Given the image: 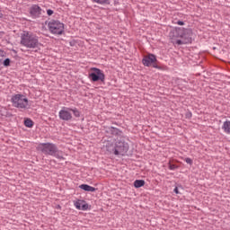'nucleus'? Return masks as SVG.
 Wrapping results in <instances>:
<instances>
[{"instance_id":"f257e3e1","label":"nucleus","mask_w":230,"mask_h":230,"mask_svg":"<svg viewBox=\"0 0 230 230\" xmlns=\"http://www.w3.org/2000/svg\"><path fill=\"white\" fill-rule=\"evenodd\" d=\"M21 44L29 49L39 48V38L32 32L24 31L21 35Z\"/></svg>"},{"instance_id":"f03ea898","label":"nucleus","mask_w":230,"mask_h":230,"mask_svg":"<svg viewBox=\"0 0 230 230\" xmlns=\"http://www.w3.org/2000/svg\"><path fill=\"white\" fill-rule=\"evenodd\" d=\"M11 102L13 103V107H15L20 111H26L27 109H30V102L24 94L17 93L13 95Z\"/></svg>"},{"instance_id":"7ed1b4c3","label":"nucleus","mask_w":230,"mask_h":230,"mask_svg":"<svg viewBox=\"0 0 230 230\" xmlns=\"http://www.w3.org/2000/svg\"><path fill=\"white\" fill-rule=\"evenodd\" d=\"M110 152H113L115 155H125L128 152V144L125 143V140L121 137H117L114 148L111 149V146H107Z\"/></svg>"},{"instance_id":"20e7f679","label":"nucleus","mask_w":230,"mask_h":230,"mask_svg":"<svg viewBox=\"0 0 230 230\" xmlns=\"http://www.w3.org/2000/svg\"><path fill=\"white\" fill-rule=\"evenodd\" d=\"M48 28L53 35H62L64 33V23L58 20H51L48 23Z\"/></svg>"},{"instance_id":"39448f33","label":"nucleus","mask_w":230,"mask_h":230,"mask_svg":"<svg viewBox=\"0 0 230 230\" xmlns=\"http://www.w3.org/2000/svg\"><path fill=\"white\" fill-rule=\"evenodd\" d=\"M38 150H40V152H42V154H45V155H55V154L58 152L57 146L52 143L39 144Z\"/></svg>"},{"instance_id":"423d86ee","label":"nucleus","mask_w":230,"mask_h":230,"mask_svg":"<svg viewBox=\"0 0 230 230\" xmlns=\"http://www.w3.org/2000/svg\"><path fill=\"white\" fill-rule=\"evenodd\" d=\"M92 82H105V74L100 68L92 67L88 75Z\"/></svg>"},{"instance_id":"0eeeda50","label":"nucleus","mask_w":230,"mask_h":230,"mask_svg":"<svg viewBox=\"0 0 230 230\" xmlns=\"http://www.w3.org/2000/svg\"><path fill=\"white\" fill-rule=\"evenodd\" d=\"M142 64L146 67H154L155 69H159V65H157V58L154 54H147L144 56Z\"/></svg>"},{"instance_id":"6e6552de","label":"nucleus","mask_w":230,"mask_h":230,"mask_svg":"<svg viewBox=\"0 0 230 230\" xmlns=\"http://www.w3.org/2000/svg\"><path fill=\"white\" fill-rule=\"evenodd\" d=\"M59 118H60V119H63L64 121H69L70 119H73V115L71 114V108L64 107L59 111Z\"/></svg>"},{"instance_id":"1a4fd4ad","label":"nucleus","mask_w":230,"mask_h":230,"mask_svg":"<svg viewBox=\"0 0 230 230\" xmlns=\"http://www.w3.org/2000/svg\"><path fill=\"white\" fill-rule=\"evenodd\" d=\"M41 12H42V9L40 8V6H39L37 4H33L30 8V13H31V17H40Z\"/></svg>"},{"instance_id":"9d476101","label":"nucleus","mask_w":230,"mask_h":230,"mask_svg":"<svg viewBox=\"0 0 230 230\" xmlns=\"http://www.w3.org/2000/svg\"><path fill=\"white\" fill-rule=\"evenodd\" d=\"M107 134H111V136H121V130L118 129V128L110 127L106 130Z\"/></svg>"},{"instance_id":"9b49d317","label":"nucleus","mask_w":230,"mask_h":230,"mask_svg":"<svg viewBox=\"0 0 230 230\" xmlns=\"http://www.w3.org/2000/svg\"><path fill=\"white\" fill-rule=\"evenodd\" d=\"M186 33H188V29L176 28V35L180 39H185L186 38Z\"/></svg>"},{"instance_id":"f8f14e48","label":"nucleus","mask_w":230,"mask_h":230,"mask_svg":"<svg viewBox=\"0 0 230 230\" xmlns=\"http://www.w3.org/2000/svg\"><path fill=\"white\" fill-rule=\"evenodd\" d=\"M79 188H81V190H84V191H92V192L96 191V188L92 187V186L87 185V184H82V185L79 186Z\"/></svg>"},{"instance_id":"ddd939ff","label":"nucleus","mask_w":230,"mask_h":230,"mask_svg":"<svg viewBox=\"0 0 230 230\" xmlns=\"http://www.w3.org/2000/svg\"><path fill=\"white\" fill-rule=\"evenodd\" d=\"M222 128L224 132H226V134H230V121L229 120L225 121Z\"/></svg>"},{"instance_id":"4468645a","label":"nucleus","mask_w":230,"mask_h":230,"mask_svg":"<svg viewBox=\"0 0 230 230\" xmlns=\"http://www.w3.org/2000/svg\"><path fill=\"white\" fill-rule=\"evenodd\" d=\"M178 163L177 160H173V159H170L169 163H168V166H169V170H177V168H179V166L175 164L172 163Z\"/></svg>"},{"instance_id":"2eb2a0df","label":"nucleus","mask_w":230,"mask_h":230,"mask_svg":"<svg viewBox=\"0 0 230 230\" xmlns=\"http://www.w3.org/2000/svg\"><path fill=\"white\" fill-rule=\"evenodd\" d=\"M134 186H135V188H142V186H145L144 180H136L134 181Z\"/></svg>"},{"instance_id":"dca6fc26","label":"nucleus","mask_w":230,"mask_h":230,"mask_svg":"<svg viewBox=\"0 0 230 230\" xmlns=\"http://www.w3.org/2000/svg\"><path fill=\"white\" fill-rule=\"evenodd\" d=\"M24 125L25 127H28V128H31V127H33V120H31V119H26L24 120Z\"/></svg>"},{"instance_id":"f3484780","label":"nucleus","mask_w":230,"mask_h":230,"mask_svg":"<svg viewBox=\"0 0 230 230\" xmlns=\"http://www.w3.org/2000/svg\"><path fill=\"white\" fill-rule=\"evenodd\" d=\"M71 112H73L74 116H75V118H80V111L77 109H71L70 108Z\"/></svg>"},{"instance_id":"a211bd4d","label":"nucleus","mask_w":230,"mask_h":230,"mask_svg":"<svg viewBox=\"0 0 230 230\" xmlns=\"http://www.w3.org/2000/svg\"><path fill=\"white\" fill-rule=\"evenodd\" d=\"M93 3H97V4H107V1L109 0H92Z\"/></svg>"},{"instance_id":"6ab92c4d","label":"nucleus","mask_w":230,"mask_h":230,"mask_svg":"<svg viewBox=\"0 0 230 230\" xmlns=\"http://www.w3.org/2000/svg\"><path fill=\"white\" fill-rule=\"evenodd\" d=\"M172 22H173V24H178L179 26H184V22L177 20V19H173Z\"/></svg>"},{"instance_id":"aec40b11","label":"nucleus","mask_w":230,"mask_h":230,"mask_svg":"<svg viewBox=\"0 0 230 230\" xmlns=\"http://www.w3.org/2000/svg\"><path fill=\"white\" fill-rule=\"evenodd\" d=\"M4 55H6V53L0 49V64H3V60L4 58Z\"/></svg>"},{"instance_id":"412c9836","label":"nucleus","mask_w":230,"mask_h":230,"mask_svg":"<svg viewBox=\"0 0 230 230\" xmlns=\"http://www.w3.org/2000/svg\"><path fill=\"white\" fill-rule=\"evenodd\" d=\"M81 209H83V211H87V209H89V205L87 203L81 205Z\"/></svg>"},{"instance_id":"4be33fe9","label":"nucleus","mask_w":230,"mask_h":230,"mask_svg":"<svg viewBox=\"0 0 230 230\" xmlns=\"http://www.w3.org/2000/svg\"><path fill=\"white\" fill-rule=\"evenodd\" d=\"M75 206L76 209H82V203L80 201H76L75 203Z\"/></svg>"},{"instance_id":"5701e85b","label":"nucleus","mask_w":230,"mask_h":230,"mask_svg":"<svg viewBox=\"0 0 230 230\" xmlns=\"http://www.w3.org/2000/svg\"><path fill=\"white\" fill-rule=\"evenodd\" d=\"M176 44H177L178 46H182V44H186V41H182V40H176Z\"/></svg>"},{"instance_id":"b1692460","label":"nucleus","mask_w":230,"mask_h":230,"mask_svg":"<svg viewBox=\"0 0 230 230\" xmlns=\"http://www.w3.org/2000/svg\"><path fill=\"white\" fill-rule=\"evenodd\" d=\"M4 66H10V58H6L4 60Z\"/></svg>"},{"instance_id":"393cba45","label":"nucleus","mask_w":230,"mask_h":230,"mask_svg":"<svg viewBox=\"0 0 230 230\" xmlns=\"http://www.w3.org/2000/svg\"><path fill=\"white\" fill-rule=\"evenodd\" d=\"M185 162L187 164H193V160H191V158H185Z\"/></svg>"},{"instance_id":"a878e982","label":"nucleus","mask_w":230,"mask_h":230,"mask_svg":"<svg viewBox=\"0 0 230 230\" xmlns=\"http://www.w3.org/2000/svg\"><path fill=\"white\" fill-rule=\"evenodd\" d=\"M47 13H48V15H51V14L53 13V10L49 9V10L47 11Z\"/></svg>"},{"instance_id":"bb28decb","label":"nucleus","mask_w":230,"mask_h":230,"mask_svg":"<svg viewBox=\"0 0 230 230\" xmlns=\"http://www.w3.org/2000/svg\"><path fill=\"white\" fill-rule=\"evenodd\" d=\"M174 193H176V195H179V188L175 187Z\"/></svg>"},{"instance_id":"cd10ccee","label":"nucleus","mask_w":230,"mask_h":230,"mask_svg":"<svg viewBox=\"0 0 230 230\" xmlns=\"http://www.w3.org/2000/svg\"><path fill=\"white\" fill-rule=\"evenodd\" d=\"M0 17H3V13L1 11V7H0Z\"/></svg>"}]
</instances>
